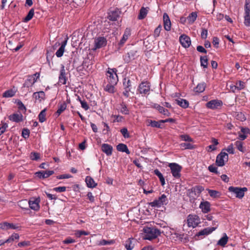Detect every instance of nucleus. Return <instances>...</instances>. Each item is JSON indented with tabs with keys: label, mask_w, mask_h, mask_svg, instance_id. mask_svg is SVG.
<instances>
[{
	"label": "nucleus",
	"mask_w": 250,
	"mask_h": 250,
	"mask_svg": "<svg viewBox=\"0 0 250 250\" xmlns=\"http://www.w3.org/2000/svg\"><path fill=\"white\" fill-rule=\"evenodd\" d=\"M143 230L145 233V239L149 240L157 238L161 234L160 230L154 227H145Z\"/></svg>",
	"instance_id": "obj_1"
},
{
	"label": "nucleus",
	"mask_w": 250,
	"mask_h": 250,
	"mask_svg": "<svg viewBox=\"0 0 250 250\" xmlns=\"http://www.w3.org/2000/svg\"><path fill=\"white\" fill-rule=\"evenodd\" d=\"M116 72V69H108V70L106 73V75L108 83H111L112 84H117L118 81V78Z\"/></svg>",
	"instance_id": "obj_2"
},
{
	"label": "nucleus",
	"mask_w": 250,
	"mask_h": 250,
	"mask_svg": "<svg viewBox=\"0 0 250 250\" xmlns=\"http://www.w3.org/2000/svg\"><path fill=\"white\" fill-rule=\"evenodd\" d=\"M224 149L217 156L215 161L216 165L218 167H223L225 165V162H228L229 159L228 154L223 151Z\"/></svg>",
	"instance_id": "obj_3"
},
{
	"label": "nucleus",
	"mask_w": 250,
	"mask_h": 250,
	"mask_svg": "<svg viewBox=\"0 0 250 250\" xmlns=\"http://www.w3.org/2000/svg\"><path fill=\"white\" fill-rule=\"evenodd\" d=\"M200 223L199 216L195 214H189L188 216L187 224L188 227H196Z\"/></svg>",
	"instance_id": "obj_4"
},
{
	"label": "nucleus",
	"mask_w": 250,
	"mask_h": 250,
	"mask_svg": "<svg viewBox=\"0 0 250 250\" xmlns=\"http://www.w3.org/2000/svg\"><path fill=\"white\" fill-rule=\"evenodd\" d=\"M171 169L172 176L176 178H179L181 176L180 172L182 167L176 163H170L168 165Z\"/></svg>",
	"instance_id": "obj_5"
},
{
	"label": "nucleus",
	"mask_w": 250,
	"mask_h": 250,
	"mask_svg": "<svg viewBox=\"0 0 250 250\" xmlns=\"http://www.w3.org/2000/svg\"><path fill=\"white\" fill-rule=\"evenodd\" d=\"M167 196L165 194H163L159 197L158 199L155 200L154 201L149 203V205L151 207H160L164 205L167 204Z\"/></svg>",
	"instance_id": "obj_6"
},
{
	"label": "nucleus",
	"mask_w": 250,
	"mask_h": 250,
	"mask_svg": "<svg viewBox=\"0 0 250 250\" xmlns=\"http://www.w3.org/2000/svg\"><path fill=\"white\" fill-rule=\"evenodd\" d=\"M247 188H238L230 187L229 188V190L230 192H233L236 194V197L238 198H242L244 196L245 191H247Z\"/></svg>",
	"instance_id": "obj_7"
},
{
	"label": "nucleus",
	"mask_w": 250,
	"mask_h": 250,
	"mask_svg": "<svg viewBox=\"0 0 250 250\" xmlns=\"http://www.w3.org/2000/svg\"><path fill=\"white\" fill-rule=\"evenodd\" d=\"M106 43V39L104 37H99L95 38L94 40V47L92 49L96 50L97 49L105 46Z\"/></svg>",
	"instance_id": "obj_8"
},
{
	"label": "nucleus",
	"mask_w": 250,
	"mask_h": 250,
	"mask_svg": "<svg viewBox=\"0 0 250 250\" xmlns=\"http://www.w3.org/2000/svg\"><path fill=\"white\" fill-rule=\"evenodd\" d=\"M222 105L223 102L222 101L219 100H212L207 103L206 106L208 108L214 110L221 107Z\"/></svg>",
	"instance_id": "obj_9"
},
{
	"label": "nucleus",
	"mask_w": 250,
	"mask_h": 250,
	"mask_svg": "<svg viewBox=\"0 0 250 250\" xmlns=\"http://www.w3.org/2000/svg\"><path fill=\"white\" fill-rule=\"evenodd\" d=\"M150 89L149 83L147 82H143L139 85L138 91L141 94H148Z\"/></svg>",
	"instance_id": "obj_10"
},
{
	"label": "nucleus",
	"mask_w": 250,
	"mask_h": 250,
	"mask_svg": "<svg viewBox=\"0 0 250 250\" xmlns=\"http://www.w3.org/2000/svg\"><path fill=\"white\" fill-rule=\"evenodd\" d=\"M123 85L125 91L123 92V95L126 98L129 96V92L131 91V82L127 78H125L123 80Z\"/></svg>",
	"instance_id": "obj_11"
},
{
	"label": "nucleus",
	"mask_w": 250,
	"mask_h": 250,
	"mask_svg": "<svg viewBox=\"0 0 250 250\" xmlns=\"http://www.w3.org/2000/svg\"><path fill=\"white\" fill-rule=\"evenodd\" d=\"M67 80V78L66 77L64 66L63 65H62L59 76V83L61 84H65Z\"/></svg>",
	"instance_id": "obj_12"
},
{
	"label": "nucleus",
	"mask_w": 250,
	"mask_h": 250,
	"mask_svg": "<svg viewBox=\"0 0 250 250\" xmlns=\"http://www.w3.org/2000/svg\"><path fill=\"white\" fill-rule=\"evenodd\" d=\"M120 11L118 9H115L112 10H109L108 13L107 18L112 21H115L117 20L120 14Z\"/></svg>",
	"instance_id": "obj_13"
},
{
	"label": "nucleus",
	"mask_w": 250,
	"mask_h": 250,
	"mask_svg": "<svg viewBox=\"0 0 250 250\" xmlns=\"http://www.w3.org/2000/svg\"><path fill=\"white\" fill-rule=\"evenodd\" d=\"M179 41L182 45L185 48L189 47L191 44L190 38L186 35H182L179 38Z\"/></svg>",
	"instance_id": "obj_14"
},
{
	"label": "nucleus",
	"mask_w": 250,
	"mask_h": 250,
	"mask_svg": "<svg viewBox=\"0 0 250 250\" xmlns=\"http://www.w3.org/2000/svg\"><path fill=\"white\" fill-rule=\"evenodd\" d=\"M54 173L53 170L40 171L35 173L36 176L40 179H45Z\"/></svg>",
	"instance_id": "obj_15"
},
{
	"label": "nucleus",
	"mask_w": 250,
	"mask_h": 250,
	"mask_svg": "<svg viewBox=\"0 0 250 250\" xmlns=\"http://www.w3.org/2000/svg\"><path fill=\"white\" fill-rule=\"evenodd\" d=\"M164 26L167 31H169L171 29V21L169 18L167 13L163 15Z\"/></svg>",
	"instance_id": "obj_16"
},
{
	"label": "nucleus",
	"mask_w": 250,
	"mask_h": 250,
	"mask_svg": "<svg viewBox=\"0 0 250 250\" xmlns=\"http://www.w3.org/2000/svg\"><path fill=\"white\" fill-rule=\"evenodd\" d=\"M199 207L204 213H207L210 210V204L208 201L201 202Z\"/></svg>",
	"instance_id": "obj_17"
},
{
	"label": "nucleus",
	"mask_w": 250,
	"mask_h": 250,
	"mask_svg": "<svg viewBox=\"0 0 250 250\" xmlns=\"http://www.w3.org/2000/svg\"><path fill=\"white\" fill-rule=\"evenodd\" d=\"M8 118L11 121L19 123L23 120V116L21 113H14L10 115Z\"/></svg>",
	"instance_id": "obj_18"
},
{
	"label": "nucleus",
	"mask_w": 250,
	"mask_h": 250,
	"mask_svg": "<svg viewBox=\"0 0 250 250\" xmlns=\"http://www.w3.org/2000/svg\"><path fill=\"white\" fill-rule=\"evenodd\" d=\"M40 200L38 199H34V200L28 201L29 204L28 207L34 210H38L40 208L39 206Z\"/></svg>",
	"instance_id": "obj_19"
},
{
	"label": "nucleus",
	"mask_w": 250,
	"mask_h": 250,
	"mask_svg": "<svg viewBox=\"0 0 250 250\" xmlns=\"http://www.w3.org/2000/svg\"><path fill=\"white\" fill-rule=\"evenodd\" d=\"M216 227H211V228H207L203 230L200 231L196 235L198 236L201 235H208L213 232L216 229Z\"/></svg>",
	"instance_id": "obj_20"
},
{
	"label": "nucleus",
	"mask_w": 250,
	"mask_h": 250,
	"mask_svg": "<svg viewBox=\"0 0 250 250\" xmlns=\"http://www.w3.org/2000/svg\"><path fill=\"white\" fill-rule=\"evenodd\" d=\"M36 82V79L33 76H29L28 79L25 81L23 84L24 87H29L32 86Z\"/></svg>",
	"instance_id": "obj_21"
},
{
	"label": "nucleus",
	"mask_w": 250,
	"mask_h": 250,
	"mask_svg": "<svg viewBox=\"0 0 250 250\" xmlns=\"http://www.w3.org/2000/svg\"><path fill=\"white\" fill-rule=\"evenodd\" d=\"M102 151L104 152L107 156H110L112 153V147L111 146L107 144H104L101 147Z\"/></svg>",
	"instance_id": "obj_22"
},
{
	"label": "nucleus",
	"mask_w": 250,
	"mask_h": 250,
	"mask_svg": "<svg viewBox=\"0 0 250 250\" xmlns=\"http://www.w3.org/2000/svg\"><path fill=\"white\" fill-rule=\"evenodd\" d=\"M154 107L160 113L163 114L167 116H169L170 115V112L167 109L164 108L163 106L160 105L155 104H154Z\"/></svg>",
	"instance_id": "obj_23"
},
{
	"label": "nucleus",
	"mask_w": 250,
	"mask_h": 250,
	"mask_svg": "<svg viewBox=\"0 0 250 250\" xmlns=\"http://www.w3.org/2000/svg\"><path fill=\"white\" fill-rule=\"evenodd\" d=\"M136 240L133 238H128L125 243V247L127 250H131L134 247Z\"/></svg>",
	"instance_id": "obj_24"
},
{
	"label": "nucleus",
	"mask_w": 250,
	"mask_h": 250,
	"mask_svg": "<svg viewBox=\"0 0 250 250\" xmlns=\"http://www.w3.org/2000/svg\"><path fill=\"white\" fill-rule=\"evenodd\" d=\"M149 8L146 7L145 8L144 7H142L139 11V14L138 17V19L139 20H143L144 19L146 16V15L148 12Z\"/></svg>",
	"instance_id": "obj_25"
},
{
	"label": "nucleus",
	"mask_w": 250,
	"mask_h": 250,
	"mask_svg": "<svg viewBox=\"0 0 250 250\" xmlns=\"http://www.w3.org/2000/svg\"><path fill=\"white\" fill-rule=\"evenodd\" d=\"M45 93L43 91H40L34 92L33 93V96L36 99V100H38L39 102L42 101V100L45 98Z\"/></svg>",
	"instance_id": "obj_26"
},
{
	"label": "nucleus",
	"mask_w": 250,
	"mask_h": 250,
	"mask_svg": "<svg viewBox=\"0 0 250 250\" xmlns=\"http://www.w3.org/2000/svg\"><path fill=\"white\" fill-rule=\"evenodd\" d=\"M85 182L87 186L90 188H95L97 186V184L95 182L93 179L90 176H86L85 178Z\"/></svg>",
	"instance_id": "obj_27"
},
{
	"label": "nucleus",
	"mask_w": 250,
	"mask_h": 250,
	"mask_svg": "<svg viewBox=\"0 0 250 250\" xmlns=\"http://www.w3.org/2000/svg\"><path fill=\"white\" fill-rule=\"evenodd\" d=\"M180 146L183 149H193L195 148L194 145L188 142L180 144Z\"/></svg>",
	"instance_id": "obj_28"
},
{
	"label": "nucleus",
	"mask_w": 250,
	"mask_h": 250,
	"mask_svg": "<svg viewBox=\"0 0 250 250\" xmlns=\"http://www.w3.org/2000/svg\"><path fill=\"white\" fill-rule=\"evenodd\" d=\"M176 104L181 107L186 108L188 106L189 103L188 101L185 99H180L175 100Z\"/></svg>",
	"instance_id": "obj_29"
},
{
	"label": "nucleus",
	"mask_w": 250,
	"mask_h": 250,
	"mask_svg": "<svg viewBox=\"0 0 250 250\" xmlns=\"http://www.w3.org/2000/svg\"><path fill=\"white\" fill-rule=\"evenodd\" d=\"M117 149L119 151L125 152L127 154L130 153V151L128 149L127 146L124 144H119L117 145Z\"/></svg>",
	"instance_id": "obj_30"
},
{
	"label": "nucleus",
	"mask_w": 250,
	"mask_h": 250,
	"mask_svg": "<svg viewBox=\"0 0 250 250\" xmlns=\"http://www.w3.org/2000/svg\"><path fill=\"white\" fill-rule=\"evenodd\" d=\"M236 147L240 151L244 153L246 151V147L243 146V143L240 141H237L234 143Z\"/></svg>",
	"instance_id": "obj_31"
},
{
	"label": "nucleus",
	"mask_w": 250,
	"mask_h": 250,
	"mask_svg": "<svg viewBox=\"0 0 250 250\" xmlns=\"http://www.w3.org/2000/svg\"><path fill=\"white\" fill-rule=\"evenodd\" d=\"M206 87V84L205 83L203 82L199 83L197 86L194 88V91L196 92L201 93L203 92Z\"/></svg>",
	"instance_id": "obj_32"
},
{
	"label": "nucleus",
	"mask_w": 250,
	"mask_h": 250,
	"mask_svg": "<svg viewBox=\"0 0 250 250\" xmlns=\"http://www.w3.org/2000/svg\"><path fill=\"white\" fill-rule=\"evenodd\" d=\"M197 15L196 12H192L187 17V20L189 24H192L196 20Z\"/></svg>",
	"instance_id": "obj_33"
},
{
	"label": "nucleus",
	"mask_w": 250,
	"mask_h": 250,
	"mask_svg": "<svg viewBox=\"0 0 250 250\" xmlns=\"http://www.w3.org/2000/svg\"><path fill=\"white\" fill-rule=\"evenodd\" d=\"M148 123L149 124L148 125H150L153 127H157L159 128H162V126L161 125L162 122H160V120L159 121H152V120H148Z\"/></svg>",
	"instance_id": "obj_34"
},
{
	"label": "nucleus",
	"mask_w": 250,
	"mask_h": 250,
	"mask_svg": "<svg viewBox=\"0 0 250 250\" xmlns=\"http://www.w3.org/2000/svg\"><path fill=\"white\" fill-rule=\"evenodd\" d=\"M154 173L159 177L161 185L164 186L165 185V180L162 174L157 169L154 170Z\"/></svg>",
	"instance_id": "obj_35"
},
{
	"label": "nucleus",
	"mask_w": 250,
	"mask_h": 250,
	"mask_svg": "<svg viewBox=\"0 0 250 250\" xmlns=\"http://www.w3.org/2000/svg\"><path fill=\"white\" fill-rule=\"evenodd\" d=\"M228 237L225 234V235L222 237L217 242V245L222 247H225L228 241Z\"/></svg>",
	"instance_id": "obj_36"
},
{
	"label": "nucleus",
	"mask_w": 250,
	"mask_h": 250,
	"mask_svg": "<svg viewBox=\"0 0 250 250\" xmlns=\"http://www.w3.org/2000/svg\"><path fill=\"white\" fill-rule=\"evenodd\" d=\"M16 92V90L13 89L8 90L3 93V97L5 98H9L14 96Z\"/></svg>",
	"instance_id": "obj_37"
},
{
	"label": "nucleus",
	"mask_w": 250,
	"mask_h": 250,
	"mask_svg": "<svg viewBox=\"0 0 250 250\" xmlns=\"http://www.w3.org/2000/svg\"><path fill=\"white\" fill-rule=\"evenodd\" d=\"M19 206L22 208L26 210L28 209V205L29 204H28V200H22L19 202L18 203Z\"/></svg>",
	"instance_id": "obj_38"
},
{
	"label": "nucleus",
	"mask_w": 250,
	"mask_h": 250,
	"mask_svg": "<svg viewBox=\"0 0 250 250\" xmlns=\"http://www.w3.org/2000/svg\"><path fill=\"white\" fill-rule=\"evenodd\" d=\"M201 65L204 68H207L208 64V60L207 56L200 57Z\"/></svg>",
	"instance_id": "obj_39"
},
{
	"label": "nucleus",
	"mask_w": 250,
	"mask_h": 250,
	"mask_svg": "<svg viewBox=\"0 0 250 250\" xmlns=\"http://www.w3.org/2000/svg\"><path fill=\"white\" fill-rule=\"evenodd\" d=\"M66 104L65 102H63L62 104H59L58 105V109L57 110L56 113L59 115H60L63 111H64L66 108Z\"/></svg>",
	"instance_id": "obj_40"
},
{
	"label": "nucleus",
	"mask_w": 250,
	"mask_h": 250,
	"mask_svg": "<svg viewBox=\"0 0 250 250\" xmlns=\"http://www.w3.org/2000/svg\"><path fill=\"white\" fill-rule=\"evenodd\" d=\"M46 109L42 110L39 114L38 118L41 123H43L46 120Z\"/></svg>",
	"instance_id": "obj_41"
},
{
	"label": "nucleus",
	"mask_w": 250,
	"mask_h": 250,
	"mask_svg": "<svg viewBox=\"0 0 250 250\" xmlns=\"http://www.w3.org/2000/svg\"><path fill=\"white\" fill-rule=\"evenodd\" d=\"M235 85L237 88V90L240 91L242 89L245 88L246 86V83L245 82L241 81H238L235 83Z\"/></svg>",
	"instance_id": "obj_42"
},
{
	"label": "nucleus",
	"mask_w": 250,
	"mask_h": 250,
	"mask_svg": "<svg viewBox=\"0 0 250 250\" xmlns=\"http://www.w3.org/2000/svg\"><path fill=\"white\" fill-rule=\"evenodd\" d=\"M116 84H112L108 83V84L105 86L104 88V90L110 93H113L114 92V86Z\"/></svg>",
	"instance_id": "obj_43"
},
{
	"label": "nucleus",
	"mask_w": 250,
	"mask_h": 250,
	"mask_svg": "<svg viewBox=\"0 0 250 250\" xmlns=\"http://www.w3.org/2000/svg\"><path fill=\"white\" fill-rule=\"evenodd\" d=\"M34 15V10L33 8H32L29 11L27 16L24 19V22H27L31 20Z\"/></svg>",
	"instance_id": "obj_44"
},
{
	"label": "nucleus",
	"mask_w": 250,
	"mask_h": 250,
	"mask_svg": "<svg viewBox=\"0 0 250 250\" xmlns=\"http://www.w3.org/2000/svg\"><path fill=\"white\" fill-rule=\"evenodd\" d=\"M180 138L186 142H193V140L188 134H183L180 136Z\"/></svg>",
	"instance_id": "obj_45"
},
{
	"label": "nucleus",
	"mask_w": 250,
	"mask_h": 250,
	"mask_svg": "<svg viewBox=\"0 0 250 250\" xmlns=\"http://www.w3.org/2000/svg\"><path fill=\"white\" fill-rule=\"evenodd\" d=\"M208 193L211 197L213 198L218 197L220 195V193L215 190L208 189Z\"/></svg>",
	"instance_id": "obj_46"
},
{
	"label": "nucleus",
	"mask_w": 250,
	"mask_h": 250,
	"mask_svg": "<svg viewBox=\"0 0 250 250\" xmlns=\"http://www.w3.org/2000/svg\"><path fill=\"white\" fill-rule=\"evenodd\" d=\"M114 243V240H102L101 241H99L98 245H100V246L109 245L113 244Z\"/></svg>",
	"instance_id": "obj_47"
},
{
	"label": "nucleus",
	"mask_w": 250,
	"mask_h": 250,
	"mask_svg": "<svg viewBox=\"0 0 250 250\" xmlns=\"http://www.w3.org/2000/svg\"><path fill=\"white\" fill-rule=\"evenodd\" d=\"M30 158L32 160L37 161L40 158V154L37 152H32L30 153Z\"/></svg>",
	"instance_id": "obj_48"
},
{
	"label": "nucleus",
	"mask_w": 250,
	"mask_h": 250,
	"mask_svg": "<svg viewBox=\"0 0 250 250\" xmlns=\"http://www.w3.org/2000/svg\"><path fill=\"white\" fill-rule=\"evenodd\" d=\"M8 125L4 122H1V124L0 125V136L4 133Z\"/></svg>",
	"instance_id": "obj_49"
},
{
	"label": "nucleus",
	"mask_w": 250,
	"mask_h": 250,
	"mask_svg": "<svg viewBox=\"0 0 250 250\" xmlns=\"http://www.w3.org/2000/svg\"><path fill=\"white\" fill-rule=\"evenodd\" d=\"M30 134V131L27 128H23L22 130V136L24 139H27L29 137Z\"/></svg>",
	"instance_id": "obj_50"
},
{
	"label": "nucleus",
	"mask_w": 250,
	"mask_h": 250,
	"mask_svg": "<svg viewBox=\"0 0 250 250\" xmlns=\"http://www.w3.org/2000/svg\"><path fill=\"white\" fill-rule=\"evenodd\" d=\"M9 223L4 222L0 223V229H1L7 230L9 229Z\"/></svg>",
	"instance_id": "obj_51"
},
{
	"label": "nucleus",
	"mask_w": 250,
	"mask_h": 250,
	"mask_svg": "<svg viewBox=\"0 0 250 250\" xmlns=\"http://www.w3.org/2000/svg\"><path fill=\"white\" fill-rule=\"evenodd\" d=\"M64 51V48L60 46L59 49L56 52V55L57 57H61L63 55Z\"/></svg>",
	"instance_id": "obj_52"
},
{
	"label": "nucleus",
	"mask_w": 250,
	"mask_h": 250,
	"mask_svg": "<svg viewBox=\"0 0 250 250\" xmlns=\"http://www.w3.org/2000/svg\"><path fill=\"white\" fill-rule=\"evenodd\" d=\"M208 169L211 172H213L217 174H219V172L217 171V168L213 165H210L208 167Z\"/></svg>",
	"instance_id": "obj_53"
},
{
	"label": "nucleus",
	"mask_w": 250,
	"mask_h": 250,
	"mask_svg": "<svg viewBox=\"0 0 250 250\" xmlns=\"http://www.w3.org/2000/svg\"><path fill=\"white\" fill-rule=\"evenodd\" d=\"M89 234V232L84 230H78L75 233V235L78 237H80L82 235H88Z\"/></svg>",
	"instance_id": "obj_54"
},
{
	"label": "nucleus",
	"mask_w": 250,
	"mask_h": 250,
	"mask_svg": "<svg viewBox=\"0 0 250 250\" xmlns=\"http://www.w3.org/2000/svg\"><path fill=\"white\" fill-rule=\"evenodd\" d=\"M121 132L125 138H128L130 137L126 128H123L121 129Z\"/></svg>",
	"instance_id": "obj_55"
},
{
	"label": "nucleus",
	"mask_w": 250,
	"mask_h": 250,
	"mask_svg": "<svg viewBox=\"0 0 250 250\" xmlns=\"http://www.w3.org/2000/svg\"><path fill=\"white\" fill-rule=\"evenodd\" d=\"M66 188L65 187H59L54 188L53 190L57 192H62L66 191Z\"/></svg>",
	"instance_id": "obj_56"
},
{
	"label": "nucleus",
	"mask_w": 250,
	"mask_h": 250,
	"mask_svg": "<svg viewBox=\"0 0 250 250\" xmlns=\"http://www.w3.org/2000/svg\"><path fill=\"white\" fill-rule=\"evenodd\" d=\"M121 106H122V108H121V112L123 114H125V115L128 114H129V111H128L126 106L125 104H121Z\"/></svg>",
	"instance_id": "obj_57"
},
{
	"label": "nucleus",
	"mask_w": 250,
	"mask_h": 250,
	"mask_svg": "<svg viewBox=\"0 0 250 250\" xmlns=\"http://www.w3.org/2000/svg\"><path fill=\"white\" fill-rule=\"evenodd\" d=\"M204 189V188L201 186H196L192 188L193 191L198 194H200Z\"/></svg>",
	"instance_id": "obj_58"
},
{
	"label": "nucleus",
	"mask_w": 250,
	"mask_h": 250,
	"mask_svg": "<svg viewBox=\"0 0 250 250\" xmlns=\"http://www.w3.org/2000/svg\"><path fill=\"white\" fill-rule=\"evenodd\" d=\"M226 150L227 152H228L229 154H233L234 153V150L233 144H231L230 145H229L226 149Z\"/></svg>",
	"instance_id": "obj_59"
},
{
	"label": "nucleus",
	"mask_w": 250,
	"mask_h": 250,
	"mask_svg": "<svg viewBox=\"0 0 250 250\" xmlns=\"http://www.w3.org/2000/svg\"><path fill=\"white\" fill-rule=\"evenodd\" d=\"M244 24L247 26H250V15H245Z\"/></svg>",
	"instance_id": "obj_60"
},
{
	"label": "nucleus",
	"mask_w": 250,
	"mask_h": 250,
	"mask_svg": "<svg viewBox=\"0 0 250 250\" xmlns=\"http://www.w3.org/2000/svg\"><path fill=\"white\" fill-rule=\"evenodd\" d=\"M162 26L161 25H159L154 30V35L156 37H158L159 36L160 32L161 31Z\"/></svg>",
	"instance_id": "obj_61"
},
{
	"label": "nucleus",
	"mask_w": 250,
	"mask_h": 250,
	"mask_svg": "<svg viewBox=\"0 0 250 250\" xmlns=\"http://www.w3.org/2000/svg\"><path fill=\"white\" fill-rule=\"evenodd\" d=\"M17 104L19 106V109L21 111H26V107L23 104V103L20 100H19L17 102Z\"/></svg>",
	"instance_id": "obj_62"
},
{
	"label": "nucleus",
	"mask_w": 250,
	"mask_h": 250,
	"mask_svg": "<svg viewBox=\"0 0 250 250\" xmlns=\"http://www.w3.org/2000/svg\"><path fill=\"white\" fill-rule=\"evenodd\" d=\"M128 38L127 37H125V36H123V37L122 38L121 40H120V41L118 44L120 47H121L124 45V44H125V42L127 41Z\"/></svg>",
	"instance_id": "obj_63"
},
{
	"label": "nucleus",
	"mask_w": 250,
	"mask_h": 250,
	"mask_svg": "<svg viewBox=\"0 0 250 250\" xmlns=\"http://www.w3.org/2000/svg\"><path fill=\"white\" fill-rule=\"evenodd\" d=\"M208 36V30L203 28L202 29V32L201 33V37L203 39H206L207 38Z\"/></svg>",
	"instance_id": "obj_64"
}]
</instances>
